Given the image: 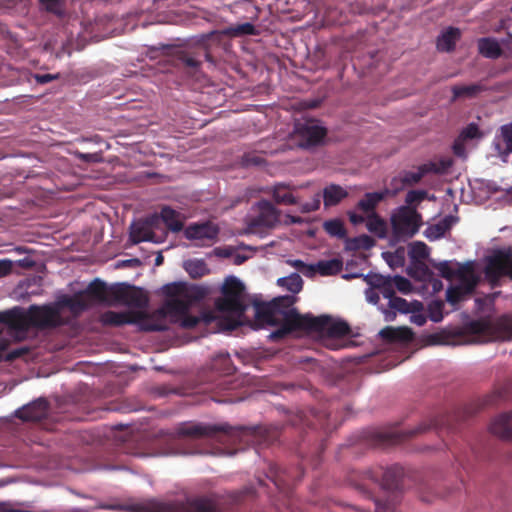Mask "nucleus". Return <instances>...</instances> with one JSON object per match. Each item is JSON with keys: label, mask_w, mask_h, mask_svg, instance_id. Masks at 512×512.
I'll use <instances>...</instances> for the list:
<instances>
[{"label": "nucleus", "mask_w": 512, "mask_h": 512, "mask_svg": "<svg viewBox=\"0 0 512 512\" xmlns=\"http://www.w3.org/2000/svg\"><path fill=\"white\" fill-rule=\"evenodd\" d=\"M163 294L167 297L158 313L164 318L167 315L181 318L183 328H194L199 320L188 315L192 304L203 300L207 294L205 288L197 285H188L184 282H174L163 286Z\"/></svg>", "instance_id": "1"}, {"label": "nucleus", "mask_w": 512, "mask_h": 512, "mask_svg": "<svg viewBox=\"0 0 512 512\" xmlns=\"http://www.w3.org/2000/svg\"><path fill=\"white\" fill-rule=\"evenodd\" d=\"M82 291L90 302V306L95 303L122 304L141 309L148 305V297L145 292L141 288L127 283L107 285L103 280L95 278Z\"/></svg>", "instance_id": "2"}, {"label": "nucleus", "mask_w": 512, "mask_h": 512, "mask_svg": "<svg viewBox=\"0 0 512 512\" xmlns=\"http://www.w3.org/2000/svg\"><path fill=\"white\" fill-rule=\"evenodd\" d=\"M239 428L232 427L228 423L210 424V423H183L177 428V436L170 442L167 455H185L202 453L198 450H187L184 447L186 438L190 439H212L223 442L227 437L232 436L235 430Z\"/></svg>", "instance_id": "3"}, {"label": "nucleus", "mask_w": 512, "mask_h": 512, "mask_svg": "<svg viewBox=\"0 0 512 512\" xmlns=\"http://www.w3.org/2000/svg\"><path fill=\"white\" fill-rule=\"evenodd\" d=\"M105 509L129 512H220L217 501L211 497H195L186 501L161 502L150 500L131 505H106Z\"/></svg>", "instance_id": "4"}, {"label": "nucleus", "mask_w": 512, "mask_h": 512, "mask_svg": "<svg viewBox=\"0 0 512 512\" xmlns=\"http://www.w3.org/2000/svg\"><path fill=\"white\" fill-rule=\"evenodd\" d=\"M235 366L228 353H219L210 362V370L220 375L211 383H207L204 392L212 394L211 399L217 403H234L240 398L230 393L236 388L235 381L227 379L225 376L231 375L235 371Z\"/></svg>", "instance_id": "5"}, {"label": "nucleus", "mask_w": 512, "mask_h": 512, "mask_svg": "<svg viewBox=\"0 0 512 512\" xmlns=\"http://www.w3.org/2000/svg\"><path fill=\"white\" fill-rule=\"evenodd\" d=\"M442 425V420L434 419L429 423H421L412 430H395L384 431L379 429H371L362 432V438L371 446H388L400 443L408 438L422 434L431 429H438Z\"/></svg>", "instance_id": "6"}, {"label": "nucleus", "mask_w": 512, "mask_h": 512, "mask_svg": "<svg viewBox=\"0 0 512 512\" xmlns=\"http://www.w3.org/2000/svg\"><path fill=\"white\" fill-rule=\"evenodd\" d=\"M483 273L491 288L499 287L503 278L512 280V246L493 250L485 258Z\"/></svg>", "instance_id": "7"}, {"label": "nucleus", "mask_w": 512, "mask_h": 512, "mask_svg": "<svg viewBox=\"0 0 512 512\" xmlns=\"http://www.w3.org/2000/svg\"><path fill=\"white\" fill-rule=\"evenodd\" d=\"M244 292L245 287L239 279L234 276L227 277L221 289L222 297L215 301L217 310L241 317L247 309Z\"/></svg>", "instance_id": "8"}, {"label": "nucleus", "mask_w": 512, "mask_h": 512, "mask_svg": "<svg viewBox=\"0 0 512 512\" xmlns=\"http://www.w3.org/2000/svg\"><path fill=\"white\" fill-rule=\"evenodd\" d=\"M294 298L292 296H283L273 299L268 303H255V319L260 325L276 326L288 309L292 307Z\"/></svg>", "instance_id": "9"}, {"label": "nucleus", "mask_w": 512, "mask_h": 512, "mask_svg": "<svg viewBox=\"0 0 512 512\" xmlns=\"http://www.w3.org/2000/svg\"><path fill=\"white\" fill-rule=\"evenodd\" d=\"M422 224V217L415 208L402 206L391 216L393 236L397 240L413 237Z\"/></svg>", "instance_id": "10"}, {"label": "nucleus", "mask_w": 512, "mask_h": 512, "mask_svg": "<svg viewBox=\"0 0 512 512\" xmlns=\"http://www.w3.org/2000/svg\"><path fill=\"white\" fill-rule=\"evenodd\" d=\"M100 320L103 325L113 327H119L125 324H134L144 321L143 329L146 331L167 330V325L165 323L152 322L151 319L143 312H116L108 310L101 315Z\"/></svg>", "instance_id": "11"}, {"label": "nucleus", "mask_w": 512, "mask_h": 512, "mask_svg": "<svg viewBox=\"0 0 512 512\" xmlns=\"http://www.w3.org/2000/svg\"><path fill=\"white\" fill-rule=\"evenodd\" d=\"M278 329L270 334V339L277 341L285 338L293 331H307V329H319L320 323L317 320H309L306 315H301L297 309H288L280 319Z\"/></svg>", "instance_id": "12"}, {"label": "nucleus", "mask_w": 512, "mask_h": 512, "mask_svg": "<svg viewBox=\"0 0 512 512\" xmlns=\"http://www.w3.org/2000/svg\"><path fill=\"white\" fill-rule=\"evenodd\" d=\"M256 207L258 214L247 220V231L249 233H261L273 228L279 222V211L271 202L261 200L256 204Z\"/></svg>", "instance_id": "13"}, {"label": "nucleus", "mask_w": 512, "mask_h": 512, "mask_svg": "<svg viewBox=\"0 0 512 512\" xmlns=\"http://www.w3.org/2000/svg\"><path fill=\"white\" fill-rule=\"evenodd\" d=\"M326 134V128L314 120H308L295 125L293 139L299 147L309 149L321 144Z\"/></svg>", "instance_id": "14"}, {"label": "nucleus", "mask_w": 512, "mask_h": 512, "mask_svg": "<svg viewBox=\"0 0 512 512\" xmlns=\"http://www.w3.org/2000/svg\"><path fill=\"white\" fill-rule=\"evenodd\" d=\"M30 326L36 328H55L63 325L58 302L55 305H32L28 309Z\"/></svg>", "instance_id": "15"}, {"label": "nucleus", "mask_w": 512, "mask_h": 512, "mask_svg": "<svg viewBox=\"0 0 512 512\" xmlns=\"http://www.w3.org/2000/svg\"><path fill=\"white\" fill-rule=\"evenodd\" d=\"M307 319L317 320L320 323L319 329H307V332H316L328 338H341L350 334V327L345 321H332L329 316L314 317L306 314Z\"/></svg>", "instance_id": "16"}, {"label": "nucleus", "mask_w": 512, "mask_h": 512, "mask_svg": "<svg viewBox=\"0 0 512 512\" xmlns=\"http://www.w3.org/2000/svg\"><path fill=\"white\" fill-rule=\"evenodd\" d=\"M6 325L13 332L26 333L30 326L29 312H23L20 308H14L0 312V325Z\"/></svg>", "instance_id": "17"}, {"label": "nucleus", "mask_w": 512, "mask_h": 512, "mask_svg": "<svg viewBox=\"0 0 512 512\" xmlns=\"http://www.w3.org/2000/svg\"><path fill=\"white\" fill-rule=\"evenodd\" d=\"M349 221L353 225H360L366 222V227L369 232L375 234L379 238H384L387 232V225L378 213L364 216L355 211H348Z\"/></svg>", "instance_id": "18"}, {"label": "nucleus", "mask_w": 512, "mask_h": 512, "mask_svg": "<svg viewBox=\"0 0 512 512\" xmlns=\"http://www.w3.org/2000/svg\"><path fill=\"white\" fill-rule=\"evenodd\" d=\"M49 404L45 399H38L18 409L15 416L23 421L38 422L48 415Z\"/></svg>", "instance_id": "19"}, {"label": "nucleus", "mask_w": 512, "mask_h": 512, "mask_svg": "<svg viewBox=\"0 0 512 512\" xmlns=\"http://www.w3.org/2000/svg\"><path fill=\"white\" fill-rule=\"evenodd\" d=\"M218 234V227L211 222L191 224L184 231V235L187 239L198 241H215Z\"/></svg>", "instance_id": "20"}, {"label": "nucleus", "mask_w": 512, "mask_h": 512, "mask_svg": "<svg viewBox=\"0 0 512 512\" xmlns=\"http://www.w3.org/2000/svg\"><path fill=\"white\" fill-rule=\"evenodd\" d=\"M130 240L134 244H138L140 242L148 241L153 243H161L166 238V233L164 232L162 236L158 237L154 231H151L147 224L144 221H138L133 223L130 227Z\"/></svg>", "instance_id": "21"}, {"label": "nucleus", "mask_w": 512, "mask_h": 512, "mask_svg": "<svg viewBox=\"0 0 512 512\" xmlns=\"http://www.w3.org/2000/svg\"><path fill=\"white\" fill-rule=\"evenodd\" d=\"M271 475L269 476L275 486L282 491L290 489L292 485L300 481L303 476V470L297 472V476H292L289 471L277 465L270 468Z\"/></svg>", "instance_id": "22"}, {"label": "nucleus", "mask_w": 512, "mask_h": 512, "mask_svg": "<svg viewBox=\"0 0 512 512\" xmlns=\"http://www.w3.org/2000/svg\"><path fill=\"white\" fill-rule=\"evenodd\" d=\"M171 56L176 66H183L194 71L197 70L202 63L200 60L201 53L195 50L176 48L171 52Z\"/></svg>", "instance_id": "23"}, {"label": "nucleus", "mask_w": 512, "mask_h": 512, "mask_svg": "<svg viewBox=\"0 0 512 512\" xmlns=\"http://www.w3.org/2000/svg\"><path fill=\"white\" fill-rule=\"evenodd\" d=\"M490 432L503 440H512V411L495 417L490 426Z\"/></svg>", "instance_id": "24"}, {"label": "nucleus", "mask_w": 512, "mask_h": 512, "mask_svg": "<svg viewBox=\"0 0 512 512\" xmlns=\"http://www.w3.org/2000/svg\"><path fill=\"white\" fill-rule=\"evenodd\" d=\"M389 194V190L378 192H368L358 201L356 209L361 211L364 216L376 214V208Z\"/></svg>", "instance_id": "25"}, {"label": "nucleus", "mask_w": 512, "mask_h": 512, "mask_svg": "<svg viewBox=\"0 0 512 512\" xmlns=\"http://www.w3.org/2000/svg\"><path fill=\"white\" fill-rule=\"evenodd\" d=\"M457 277L459 279V284L456 286L468 295L473 294L475 288L479 284V277L476 275L473 267L471 265L461 267L457 271Z\"/></svg>", "instance_id": "26"}, {"label": "nucleus", "mask_w": 512, "mask_h": 512, "mask_svg": "<svg viewBox=\"0 0 512 512\" xmlns=\"http://www.w3.org/2000/svg\"><path fill=\"white\" fill-rule=\"evenodd\" d=\"M58 306L60 309L63 307L69 308V310L75 315H78L91 307L90 302L86 299L83 291H79L73 296H64L58 301Z\"/></svg>", "instance_id": "27"}, {"label": "nucleus", "mask_w": 512, "mask_h": 512, "mask_svg": "<svg viewBox=\"0 0 512 512\" xmlns=\"http://www.w3.org/2000/svg\"><path fill=\"white\" fill-rule=\"evenodd\" d=\"M379 335L381 338L390 343H406L413 339V332L408 327H391L383 328Z\"/></svg>", "instance_id": "28"}, {"label": "nucleus", "mask_w": 512, "mask_h": 512, "mask_svg": "<svg viewBox=\"0 0 512 512\" xmlns=\"http://www.w3.org/2000/svg\"><path fill=\"white\" fill-rule=\"evenodd\" d=\"M257 30L252 23H243L236 26L225 28L221 31L214 30L205 35L206 38L219 37L221 35L229 37H238L242 35H256Z\"/></svg>", "instance_id": "29"}, {"label": "nucleus", "mask_w": 512, "mask_h": 512, "mask_svg": "<svg viewBox=\"0 0 512 512\" xmlns=\"http://www.w3.org/2000/svg\"><path fill=\"white\" fill-rule=\"evenodd\" d=\"M441 169L435 162H429L419 166L418 171H406L401 175L403 185H413L421 181V179L430 172H439Z\"/></svg>", "instance_id": "30"}, {"label": "nucleus", "mask_w": 512, "mask_h": 512, "mask_svg": "<svg viewBox=\"0 0 512 512\" xmlns=\"http://www.w3.org/2000/svg\"><path fill=\"white\" fill-rule=\"evenodd\" d=\"M461 32L458 28L449 27L437 38V49L442 52L454 50L456 42L460 39Z\"/></svg>", "instance_id": "31"}, {"label": "nucleus", "mask_w": 512, "mask_h": 512, "mask_svg": "<svg viewBox=\"0 0 512 512\" xmlns=\"http://www.w3.org/2000/svg\"><path fill=\"white\" fill-rule=\"evenodd\" d=\"M403 468L397 465L387 468L382 474L381 486L385 490L395 491L400 487Z\"/></svg>", "instance_id": "32"}, {"label": "nucleus", "mask_w": 512, "mask_h": 512, "mask_svg": "<svg viewBox=\"0 0 512 512\" xmlns=\"http://www.w3.org/2000/svg\"><path fill=\"white\" fill-rule=\"evenodd\" d=\"M485 90V85L481 83H473L469 85H454L451 87L452 101H456L460 98H475Z\"/></svg>", "instance_id": "33"}, {"label": "nucleus", "mask_w": 512, "mask_h": 512, "mask_svg": "<svg viewBox=\"0 0 512 512\" xmlns=\"http://www.w3.org/2000/svg\"><path fill=\"white\" fill-rule=\"evenodd\" d=\"M346 197H348V192L340 185L330 184L323 189L325 207L336 206Z\"/></svg>", "instance_id": "34"}, {"label": "nucleus", "mask_w": 512, "mask_h": 512, "mask_svg": "<svg viewBox=\"0 0 512 512\" xmlns=\"http://www.w3.org/2000/svg\"><path fill=\"white\" fill-rule=\"evenodd\" d=\"M160 217L167 229L172 232H180L184 227L179 212L169 206H164L161 209Z\"/></svg>", "instance_id": "35"}, {"label": "nucleus", "mask_w": 512, "mask_h": 512, "mask_svg": "<svg viewBox=\"0 0 512 512\" xmlns=\"http://www.w3.org/2000/svg\"><path fill=\"white\" fill-rule=\"evenodd\" d=\"M343 262L341 259L333 258L329 260H320L315 265H311L310 269L318 272L322 276L335 275L342 270Z\"/></svg>", "instance_id": "36"}, {"label": "nucleus", "mask_w": 512, "mask_h": 512, "mask_svg": "<svg viewBox=\"0 0 512 512\" xmlns=\"http://www.w3.org/2000/svg\"><path fill=\"white\" fill-rule=\"evenodd\" d=\"M478 49L486 58L496 59L502 55V49L494 38H481L478 41Z\"/></svg>", "instance_id": "37"}, {"label": "nucleus", "mask_w": 512, "mask_h": 512, "mask_svg": "<svg viewBox=\"0 0 512 512\" xmlns=\"http://www.w3.org/2000/svg\"><path fill=\"white\" fill-rule=\"evenodd\" d=\"M453 217L446 216L438 223L429 226L425 231V236L430 240H436L443 237L452 226Z\"/></svg>", "instance_id": "38"}, {"label": "nucleus", "mask_w": 512, "mask_h": 512, "mask_svg": "<svg viewBox=\"0 0 512 512\" xmlns=\"http://www.w3.org/2000/svg\"><path fill=\"white\" fill-rule=\"evenodd\" d=\"M39 4L41 9L58 19H64L67 15L65 0H39Z\"/></svg>", "instance_id": "39"}, {"label": "nucleus", "mask_w": 512, "mask_h": 512, "mask_svg": "<svg viewBox=\"0 0 512 512\" xmlns=\"http://www.w3.org/2000/svg\"><path fill=\"white\" fill-rule=\"evenodd\" d=\"M273 199L277 204L281 205H294L297 203L296 198L285 184L275 185L273 189Z\"/></svg>", "instance_id": "40"}, {"label": "nucleus", "mask_w": 512, "mask_h": 512, "mask_svg": "<svg viewBox=\"0 0 512 512\" xmlns=\"http://www.w3.org/2000/svg\"><path fill=\"white\" fill-rule=\"evenodd\" d=\"M324 230L332 237L343 239L347 235V231L343 222L340 219L327 220L323 224Z\"/></svg>", "instance_id": "41"}, {"label": "nucleus", "mask_w": 512, "mask_h": 512, "mask_svg": "<svg viewBox=\"0 0 512 512\" xmlns=\"http://www.w3.org/2000/svg\"><path fill=\"white\" fill-rule=\"evenodd\" d=\"M185 270L191 278H201L208 273V268L203 260H189L185 263Z\"/></svg>", "instance_id": "42"}, {"label": "nucleus", "mask_w": 512, "mask_h": 512, "mask_svg": "<svg viewBox=\"0 0 512 512\" xmlns=\"http://www.w3.org/2000/svg\"><path fill=\"white\" fill-rule=\"evenodd\" d=\"M278 284L292 293H298L302 290L303 280L299 274L293 273L288 277L278 279Z\"/></svg>", "instance_id": "43"}, {"label": "nucleus", "mask_w": 512, "mask_h": 512, "mask_svg": "<svg viewBox=\"0 0 512 512\" xmlns=\"http://www.w3.org/2000/svg\"><path fill=\"white\" fill-rule=\"evenodd\" d=\"M467 330L471 334L484 336L490 330V323L487 320H473L467 324Z\"/></svg>", "instance_id": "44"}, {"label": "nucleus", "mask_w": 512, "mask_h": 512, "mask_svg": "<svg viewBox=\"0 0 512 512\" xmlns=\"http://www.w3.org/2000/svg\"><path fill=\"white\" fill-rule=\"evenodd\" d=\"M409 256L413 260L425 259L428 256V247L425 243L417 241L410 245Z\"/></svg>", "instance_id": "45"}, {"label": "nucleus", "mask_w": 512, "mask_h": 512, "mask_svg": "<svg viewBox=\"0 0 512 512\" xmlns=\"http://www.w3.org/2000/svg\"><path fill=\"white\" fill-rule=\"evenodd\" d=\"M444 303L442 301H433L428 305L429 318L438 323L443 319Z\"/></svg>", "instance_id": "46"}, {"label": "nucleus", "mask_w": 512, "mask_h": 512, "mask_svg": "<svg viewBox=\"0 0 512 512\" xmlns=\"http://www.w3.org/2000/svg\"><path fill=\"white\" fill-rule=\"evenodd\" d=\"M467 296H469L468 294L464 293L460 288H458L456 285L455 286H450L447 290H446V300L452 304V305H456L458 304L459 302H461L462 300H464Z\"/></svg>", "instance_id": "47"}, {"label": "nucleus", "mask_w": 512, "mask_h": 512, "mask_svg": "<svg viewBox=\"0 0 512 512\" xmlns=\"http://www.w3.org/2000/svg\"><path fill=\"white\" fill-rule=\"evenodd\" d=\"M364 279L371 289L379 290L382 286H385L391 277H385L381 274H368Z\"/></svg>", "instance_id": "48"}, {"label": "nucleus", "mask_w": 512, "mask_h": 512, "mask_svg": "<svg viewBox=\"0 0 512 512\" xmlns=\"http://www.w3.org/2000/svg\"><path fill=\"white\" fill-rule=\"evenodd\" d=\"M389 307L401 313H409L411 311L410 304L404 298L396 296L390 299Z\"/></svg>", "instance_id": "49"}, {"label": "nucleus", "mask_w": 512, "mask_h": 512, "mask_svg": "<svg viewBox=\"0 0 512 512\" xmlns=\"http://www.w3.org/2000/svg\"><path fill=\"white\" fill-rule=\"evenodd\" d=\"M29 352H30V348L27 346H22V347L12 349L4 355V361L12 362L16 359H19V358L27 355Z\"/></svg>", "instance_id": "50"}, {"label": "nucleus", "mask_w": 512, "mask_h": 512, "mask_svg": "<svg viewBox=\"0 0 512 512\" xmlns=\"http://www.w3.org/2000/svg\"><path fill=\"white\" fill-rule=\"evenodd\" d=\"M427 196V192L425 190H411L407 193L405 202L409 207L415 203H419L424 200Z\"/></svg>", "instance_id": "51"}, {"label": "nucleus", "mask_w": 512, "mask_h": 512, "mask_svg": "<svg viewBox=\"0 0 512 512\" xmlns=\"http://www.w3.org/2000/svg\"><path fill=\"white\" fill-rule=\"evenodd\" d=\"M480 136L479 127L475 123L468 124L461 132L460 137L463 140L475 139Z\"/></svg>", "instance_id": "52"}, {"label": "nucleus", "mask_w": 512, "mask_h": 512, "mask_svg": "<svg viewBox=\"0 0 512 512\" xmlns=\"http://www.w3.org/2000/svg\"><path fill=\"white\" fill-rule=\"evenodd\" d=\"M501 135L506 144V151L512 152V123L501 127Z\"/></svg>", "instance_id": "53"}, {"label": "nucleus", "mask_w": 512, "mask_h": 512, "mask_svg": "<svg viewBox=\"0 0 512 512\" xmlns=\"http://www.w3.org/2000/svg\"><path fill=\"white\" fill-rule=\"evenodd\" d=\"M320 204H321V196H320V194H315V196L313 197V199L310 202H306V203L302 204L301 211L303 213H309V212L316 211L319 209Z\"/></svg>", "instance_id": "54"}, {"label": "nucleus", "mask_w": 512, "mask_h": 512, "mask_svg": "<svg viewBox=\"0 0 512 512\" xmlns=\"http://www.w3.org/2000/svg\"><path fill=\"white\" fill-rule=\"evenodd\" d=\"M435 268L445 279H452L456 274L447 261L440 262L439 264L435 265Z\"/></svg>", "instance_id": "55"}, {"label": "nucleus", "mask_w": 512, "mask_h": 512, "mask_svg": "<svg viewBox=\"0 0 512 512\" xmlns=\"http://www.w3.org/2000/svg\"><path fill=\"white\" fill-rule=\"evenodd\" d=\"M392 282H393V286L395 285L399 291L404 292V293L408 292L411 287L410 281L403 276H399V275L395 276L392 279Z\"/></svg>", "instance_id": "56"}, {"label": "nucleus", "mask_w": 512, "mask_h": 512, "mask_svg": "<svg viewBox=\"0 0 512 512\" xmlns=\"http://www.w3.org/2000/svg\"><path fill=\"white\" fill-rule=\"evenodd\" d=\"M447 335L445 332L432 333L427 336V343L430 345H440L447 342Z\"/></svg>", "instance_id": "57"}, {"label": "nucleus", "mask_w": 512, "mask_h": 512, "mask_svg": "<svg viewBox=\"0 0 512 512\" xmlns=\"http://www.w3.org/2000/svg\"><path fill=\"white\" fill-rule=\"evenodd\" d=\"M205 35L206 34L201 36V38L198 41V43L204 49V54L203 55H204L206 61L213 63L214 62L213 57L211 56L210 52L208 51L206 43H207L208 40L220 41V36L219 37L206 38Z\"/></svg>", "instance_id": "58"}, {"label": "nucleus", "mask_w": 512, "mask_h": 512, "mask_svg": "<svg viewBox=\"0 0 512 512\" xmlns=\"http://www.w3.org/2000/svg\"><path fill=\"white\" fill-rule=\"evenodd\" d=\"M379 292L383 295L384 298L391 299L395 297L394 286L392 282V278L379 289Z\"/></svg>", "instance_id": "59"}, {"label": "nucleus", "mask_w": 512, "mask_h": 512, "mask_svg": "<svg viewBox=\"0 0 512 512\" xmlns=\"http://www.w3.org/2000/svg\"><path fill=\"white\" fill-rule=\"evenodd\" d=\"M504 398V392L503 391H496L491 395L486 396L484 399L483 405H495L498 403L499 400Z\"/></svg>", "instance_id": "60"}, {"label": "nucleus", "mask_w": 512, "mask_h": 512, "mask_svg": "<svg viewBox=\"0 0 512 512\" xmlns=\"http://www.w3.org/2000/svg\"><path fill=\"white\" fill-rule=\"evenodd\" d=\"M13 270V262L8 259L0 260V278L9 275Z\"/></svg>", "instance_id": "61"}, {"label": "nucleus", "mask_w": 512, "mask_h": 512, "mask_svg": "<svg viewBox=\"0 0 512 512\" xmlns=\"http://www.w3.org/2000/svg\"><path fill=\"white\" fill-rule=\"evenodd\" d=\"M386 260L390 265H393V263L402 265L404 261L403 251L397 250L394 254L387 253Z\"/></svg>", "instance_id": "62"}, {"label": "nucleus", "mask_w": 512, "mask_h": 512, "mask_svg": "<svg viewBox=\"0 0 512 512\" xmlns=\"http://www.w3.org/2000/svg\"><path fill=\"white\" fill-rule=\"evenodd\" d=\"M145 224H147V226L149 227V229H151V231H153L154 229L158 228L160 222L162 221L161 220V217L160 215L158 214H153L149 217H147L145 220H143Z\"/></svg>", "instance_id": "63"}, {"label": "nucleus", "mask_w": 512, "mask_h": 512, "mask_svg": "<svg viewBox=\"0 0 512 512\" xmlns=\"http://www.w3.org/2000/svg\"><path fill=\"white\" fill-rule=\"evenodd\" d=\"M374 512H394V505L391 503H382L377 500L375 502V510Z\"/></svg>", "instance_id": "64"}]
</instances>
